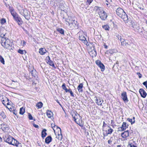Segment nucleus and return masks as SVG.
Masks as SVG:
<instances>
[{"instance_id":"nucleus-1","label":"nucleus","mask_w":147,"mask_h":147,"mask_svg":"<svg viewBox=\"0 0 147 147\" xmlns=\"http://www.w3.org/2000/svg\"><path fill=\"white\" fill-rule=\"evenodd\" d=\"M4 139L5 142L10 144L16 146L18 147L21 146V143H19L16 140L11 136H5L4 138Z\"/></svg>"},{"instance_id":"nucleus-2","label":"nucleus","mask_w":147,"mask_h":147,"mask_svg":"<svg viewBox=\"0 0 147 147\" xmlns=\"http://www.w3.org/2000/svg\"><path fill=\"white\" fill-rule=\"evenodd\" d=\"M1 41V43L3 47L7 49H10L11 42L9 39L7 38L6 39L4 38H2Z\"/></svg>"},{"instance_id":"nucleus-3","label":"nucleus","mask_w":147,"mask_h":147,"mask_svg":"<svg viewBox=\"0 0 147 147\" xmlns=\"http://www.w3.org/2000/svg\"><path fill=\"white\" fill-rule=\"evenodd\" d=\"M65 21L66 24L70 26L72 28L75 27L78 24L77 21H75V20H71L69 17L67 19H66Z\"/></svg>"},{"instance_id":"nucleus-4","label":"nucleus","mask_w":147,"mask_h":147,"mask_svg":"<svg viewBox=\"0 0 147 147\" xmlns=\"http://www.w3.org/2000/svg\"><path fill=\"white\" fill-rule=\"evenodd\" d=\"M73 118L74 121L77 124L81 127L83 126V123L81 119V117L79 114H78V116L76 115Z\"/></svg>"},{"instance_id":"nucleus-5","label":"nucleus","mask_w":147,"mask_h":147,"mask_svg":"<svg viewBox=\"0 0 147 147\" xmlns=\"http://www.w3.org/2000/svg\"><path fill=\"white\" fill-rule=\"evenodd\" d=\"M18 10L20 13L24 16L26 19L28 20V19L27 18V17L29 15L28 11L27 9H24L21 7H20V9H19Z\"/></svg>"},{"instance_id":"nucleus-6","label":"nucleus","mask_w":147,"mask_h":147,"mask_svg":"<svg viewBox=\"0 0 147 147\" xmlns=\"http://www.w3.org/2000/svg\"><path fill=\"white\" fill-rule=\"evenodd\" d=\"M121 42L122 46L126 47L131 46L133 44L131 41L129 40H125L124 39H121Z\"/></svg>"},{"instance_id":"nucleus-7","label":"nucleus","mask_w":147,"mask_h":147,"mask_svg":"<svg viewBox=\"0 0 147 147\" xmlns=\"http://www.w3.org/2000/svg\"><path fill=\"white\" fill-rule=\"evenodd\" d=\"M11 15L13 16L14 20L18 22V24L19 25L20 24H22V19L18 16V15L16 12L13 13Z\"/></svg>"},{"instance_id":"nucleus-8","label":"nucleus","mask_w":147,"mask_h":147,"mask_svg":"<svg viewBox=\"0 0 147 147\" xmlns=\"http://www.w3.org/2000/svg\"><path fill=\"white\" fill-rule=\"evenodd\" d=\"M99 15L101 19L103 20H105L107 16L106 13L104 10Z\"/></svg>"},{"instance_id":"nucleus-9","label":"nucleus","mask_w":147,"mask_h":147,"mask_svg":"<svg viewBox=\"0 0 147 147\" xmlns=\"http://www.w3.org/2000/svg\"><path fill=\"white\" fill-rule=\"evenodd\" d=\"M81 32H80V36L79 37V39L80 40L82 41L83 42H84L85 44L86 45H87L88 43V42L86 40V38L85 37V36L82 35V34L81 35H80V34L81 33Z\"/></svg>"},{"instance_id":"nucleus-10","label":"nucleus","mask_w":147,"mask_h":147,"mask_svg":"<svg viewBox=\"0 0 147 147\" xmlns=\"http://www.w3.org/2000/svg\"><path fill=\"white\" fill-rule=\"evenodd\" d=\"M121 98L125 102H127L128 100L127 99L126 92H123L121 94Z\"/></svg>"},{"instance_id":"nucleus-11","label":"nucleus","mask_w":147,"mask_h":147,"mask_svg":"<svg viewBox=\"0 0 147 147\" xmlns=\"http://www.w3.org/2000/svg\"><path fill=\"white\" fill-rule=\"evenodd\" d=\"M124 12V10L120 8H117L116 10V13L119 17H120L121 15H122Z\"/></svg>"},{"instance_id":"nucleus-12","label":"nucleus","mask_w":147,"mask_h":147,"mask_svg":"<svg viewBox=\"0 0 147 147\" xmlns=\"http://www.w3.org/2000/svg\"><path fill=\"white\" fill-rule=\"evenodd\" d=\"M139 92L142 97L144 98L146 97L147 94L145 91L143 89L140 88L139 90Z\"/></svg>"},{"instance_id":"nucleus-13","label":"nucleus","mask_w":147,"mask_h":147,"mask_svg":"<svg viewBox=\"0 0 147 147\" xmlns=\"http://www.w3.org/2000/svg\"><path fill=\"white\" fill-rule=\"evenodd\" d=\"M96 98V102L98 105H102L103 101L102 100V99L101 98H97L96 97H95Z\"/></svg>"},{"instance_id":"nucleus-14","label":"nucleus","mask_w":147,"mask_h":147,"mask_svg":"<svg viewBox=\"0 0 147 147\" xmlns=\"http://www.w3.org/2000/svg\"><path fill=\"white\" fill-rule=\"evenodd\" d=\"M129 133L128 130L124 131L121 134L123 138H126L129 136Z\"/></svg>"},{"instance_id":"nucleus-15","label":"nucleus","mask_w":147,"mask_h":147,"mask_svg":"<svg viewBox=\"0 0 147 147\" xmlns=\"http://www.w3.org/2000/svg\"><path fill=\"white\" fill-rule=\"evenodd\" d=\"M120 17L124 21H127L128 19L127 15L125 12Z\"/></svg>"},{"instance_id":"nucleus-16","label":"nucleus","mask_w":147,"mask_h":147,"mask_svg":"<svg viewBox=\"0 0 147 147\" xmlns=\"http://www.w3.org/2000/svg\"><path fill=\"white\" fill-rule=\"evenodd\" d=\"M128 125H126V123L125 122H123L122 125L120 128L121 129V131H124L128 127Z\"/></svg>"},{"instance_id":"nucleus-17","label":"nucleus","mask_w":147,"mask_h":147,"mask_svg":"<svg viewBox=\"0 0 147 147\" xmlns=\"http://www.w3.org/2000/svg\"><path fill=\"white\" fill-rule=\"evenodd\" d=\"M0 127L3 131H6L8 129V126L4 123L1 125Z\"/></svg>"},{"instance_id":"nucleus-18","label":"nucleus","mask_w":147,"mask_h":147,"mask_svg":"<svg viewBox=\"0 0 147 147\" xmlns=\"http://www.w3.org/2000/svg\"><path fill=\"white\" fill-rule=\"evenodd\" d=\"M47 52V51L45 49H44L43 48H40L39 49V53L42 55H43L45 54Z\"/></svg>"},{"instance_id":"nucleus-19","label":"nucleus","mask_w":147,"mask_h":147,"mask_svg":"<svg viewBox=\"0 0 147 147\" xmlns=\"http://www.w3.org/2000/svg\"><path fill=\"white\" fill-rule=\"evenodd\" d=\"M56 127H57V128L58 129H59L60 131V134H59L58 135V136H56V138H57L58 140H61L62 138V135L61 134V129L59 127H57L56 126Z\"/></svg>"},{"instance_id":"nucleus-20","label":"nucleus","mask_w":147,"mask_h":147,"mask_svg":"<svg viewBox=\"0 0 147 147\" xmlns=\"http://www.w3.org/2000/svg\"><path fill=\"white\" fill-rule=\"evenodd\" d=\"M52 138L50 136L47 137L45 140V142L47 144H49L51 141Z\"/></svg>"},{"instance_id":"nucleus-21","label":"nucleus","mask_w":147,"mask_h":147,"mask_svg":"<svg viewBox=\"0 0 147 147\" xmlns=\"http://www.w3.org/2000/svg\"><path fill=\"white\" fill-rule=\"evenodd\" d=\"M47 115L48 117L51 118L53 116V114L51 111L47 110Z\"/></svg>"},{"instance_id":"nucleus-22","label":"nucleus","mask_w":147,"mask_h":147,"mask_svg":"<svg viewBox=\"0 0 147 147\" xmlns=\"http://www.w3.org/2000/svg\"><path fill=\"white\" fill-rule=\"evenodd\" d=\"M83 84L81 83L78 87V90L79 92H82L83 90L82 89L83 87Z\"/></svg>"},{"instance_id":"nucleus-23","label":"nucleus","mask_w":147,"mask_h":147,"mask_svg":"<svg viewBox=\"0 0 147 147\" xmlns=\"http://www.w3.org/2000/svg\"><path fill=\"white\" fill-rule=\"evenodd\" d=\"M47 131V130L45 129H43L42 131V137L44 138L45 137H46V136L47 135V134L46 133V131Z\"/></svg>"},{"instance_id":"nucleus-24","label":"nucleus","mask_w":147,"mask_h":147,"mask_svg":"<svg viewBox=\"0 0 147 147\" xmlns=\"http://www.w3.org/2000/svg\"><path fill=\"white\" fill-rule=\"evenodd\" d=\"M90 55L92 57H96L97 55V53L96 51H91L90 53Z\"/></svg>"},{"instance_id":"nucleus-25","label":"nucleus","mask_w":147,"mask_h":147,"mask_svg":"<svg viewBox=\"0 0 147 147\" xmlns=\"http://www.w3.org/2000/svg\"><path fill=\"white\" fill-rule=\"evenodd\" d=\"M47 63L53 67L54 66V64L53 61L50 59V58L49 57V60L48 61Z\"/></svg>"},{"instance_id":"nucleus-26","label":"nucleus","mask_w":147,"mask_h":147,"mask_svg":"<svg viewBox=\"0 0 147 147\" xmlns=\"http://www.w3.org/2000/svg\"><path fill=\"white\" fill-rule=\"evenodd\" d=\"M42 103L41 102H40L36 105V106L38 107V109H40L42 107Z\"/></svg>"},{"instance_id":"nucleus-27","label":"nucleus","mask_w":147,"mask_h":147,"mask_svg":"<svg viewBox=\"0 0 147 147\" xmlns=\"http://www.w3.org/2000/svg\"><path fill=\"white\" fill-rule=\"evenodd\" d=\"M109 52L111 54H113L114 53H116L117 52V51L115 49H110L109 50Z\"/></svg>"},{"instance_id":"nucleus-28","label":"nucleus","mask_w":147,"mask_h":147,"mask_svg":"<svg viewBox=\"0 0 147 147\" xmlns=\"http://www.w3.org/2000/svg\"><path fill=\"white\" fill-rule=\"evenodd\" d=\"M25 112V109L23 107L20 108V114L23 115Z\"/></svg>"},{"instance_id":"nucleus-29","label":"nucleus","mask_w":147,"mask_h":147,"mask_svg":"<svg viewBox=\"0 0 147 147\" xmlns=\"http://www.w3.org/2000/svg\"><path fill=\"white\" fill-rule=\"evenodd\" d=\"M108 127L109 128L108 129V132L107 133V135L108 134H111L113 131V129H111V128L110 127Z\"/></svg>"},{"instance_id":"nucleus-30","label":"nucleus","mask_w":147,"mask_h":147,"mask_svg":"<svg viewBox=\"0 0 147 147\" xmlns=\"http://www.w3.org/2000/svg\"><path fill=\"white\" fill-rule=\"evenodd\" d=\"M57 30L61 34H64V30L63 29L59 28L57 29Z\"/></svg>"},{"instance_id":"nucleus-31","label":"nucleus","mask_w":147,"mask_h":147,"mask_svg":"<svg viewBox=\"0 0 147 147\" xmlns=\"http://www.w3.org/2000/svg\"><path fill=\"white\" fill-rule=\"evenodd\" d=\"M0 115L3 119H4L6 117V116L3 111L0 112Z\"/></svg>"},{"instance_id":"nucleus-32","label":"nucleus","mask_w":147,"mask_h":147,"mask_svg":"<svg viewBox=\"0 0 147 147\" xmlns=\"http://www.w3.org/2000/svg\"><path fill=\"white\" fill-rule=\"evenodd\" d=\"M103 28L106 30H108L109 27V26L107 25H103L102 26Z\"/></svg>"},{"instance_id":"nucleus-33","label":"nucleus","mask_w":147,"mask_h":147,"mask_svg":"<svg viewBox=\"0 0 147 147\" xmlns=\"http://www.w3.org/2000/svg\"><path fill=\"white\" fill-rule=\"evenodd\" d=\"M99 67H100L101 69V71H103L104 70L105 66L103 64L101 63L100 64V65L99 66Z\"/></svg>"},{"instance_id":"nucleus-34","label":"nucleus","mask_w":147,"mask_h":147,"mask_svg":"<svg viewBox=\"0 0 147 147\" xmlns=\"http://www.w3.org/2000/svg\"><path fill=\"white\" fill-rule=\"evenodd\" d=\"M127 120L128 121L130 122L131 124L134 123L135 122V120L133 121V119H131L127 118Z\"/></svg>"},{"instance_id":"nucleus-35","label":"nucleus","mask_w":147,"mask_h":147,"mask_svg":"<svg viewBox=\"0 0 147 147\" xmlns=\"http://www.w3.org/2000/svg\"><path fill=\"white\" fill-rule=\"evenodd\" d=\"M103 10V9L102 8L100 7L99 8V9L96 12H97L98 14L99 15L100 13H101Z\"/></svg>"},{"instance_id":"nucleus-36","label":"nucleus","mask_w":147,"mask_h":147,"mask_svg":"<svg viewBox=\"0 0 147 147\" xmlns=\"http://www.w3.org/2000/svg\"><path fill=\"white\" fill-rule=\"evenodd\" d=\"M6 22L5 19L4 18H2L1 19L0 22L2 25L4 24Z\"/></svg>"},{"instance_id":"nucleus-37","label":"nucleus","mask_w":147,"mask_h":147,"mask_svg":"<svg viewBox=\"0 0 147 147\" xmlns=\"http://www.w3.org/2000/svg\"><path fill=\"white\" fill-rule=\"evenodd\" d=\"M0 61L3 64H4L5 61L4 59L2 56L0 55Z\"/></svg>"},{"instance_id":"nucleus-38","label":"nucleus","mask_w":147,"mask_h":147,"mask_svg":"<svg viewBox=\"0 0 147 147\" xmlns=\"http://www.w3.org/2000/svg\"><path fill=\"white\" fill-rule=\"evenodd\" d=\"M18 51L19 53H20L21 54H24V51L25 52H26V51L25 50H21L20 49L19 50H18Z\"/></svg>"},{"instance_id":"nucleus-39","label":"nucleus","mask_w":147,"mask_h":147,"mask_svg":"<svg viewBox=\"0 0 147 147\" xmlns=\"http://www.w3.org/2000/svg\"><path fill=\"white\" fill-rule=\"evenodd\" d=\"M116 37L118 39L120 40V41H121V39H123V38L121 36H119V34H117L116 35Z\"/></svg>"},{"instance_id":"nucleus-40","label":"nucleus","mask_w":147,"mask_h":147,"mask_svg":"<svg viewBox=\"0 0 147 147\" xmlns=\"http://www.w3.org/2000/svg\"><path fill=\"white\" fill-rule=\"evenodd\" d=\"M100 7H99L98 6H96L94 7V10L95 11H96L97 10L98 11V10L99 9V8H100Z\"/></svg>"},{"instance_id":"nucleus-41","label":"nucleus","mask_w":147,"mask_h":147,"mask_svg":"<svg viewBox=\"0 0 147 147\" xmlns=\"http://www.w3.org/2000/svg\"><path fill=\"white\" fill-rule=\"evenodd\" d=\"M87 5H89L93 1V0H87Z\"/></svg>"},{"instance_id":"nucleus-42","label":"nucleus","mask_w":147,"mask_h":147,"mask_svg":"<svg viewBox=\"0 0 147 147\" xmlns=\"http://www.w3.org/2000/svg\"><path fill=\"white\" fill-rule=\"evenodd\" d=\"M26 44V42L24 40L22 41L21 42V44L23 46H24Z\"/></svg>"},{"instance_id":"nucleus-43","label":"nucleus","mask_w":147,"mask_h":147,"mask_svg":"<svg viewBox=\"0 0 147 147\" xmlns=\"http://www.w3.org/2000/svg\"><path fill=\"white\" fill-rule=\"evenodd\" d=\"M96 63L99 66L102 63L100 61L98 60L96 61Z\"/></svg>"},{"instance_id":"nucleus-44","label":"nucleus","mask_w":147,"mask_h":147,"mask_svg":"<svg viewBox=\"0 0 147 147\" xmlns=\"http://www.w3.org/2000/svg\"><path fill=\"white\" fill-rule=\"evenodd\" d=\"M62 88L64 90H65V89L66 88V87L65 86V83L63 84L62 86Z\"/></svg>"},{"instance_id":"nucleus-45","label":"nucleus","mask_w":147,"mask_h":147,"mask_svg":"<svg viewBox=\"0 0 147 147\" xmlns=\"http://www.w3.org/2000/svg\"><path fill=\"white\" fill-rule=\"evenodd\" d=\"M28 117L29 118V119L30 120H32V119L33 117L30 114V113H29L28 114Z\"/></svg>"},{"instance_id":"nucleus-46","label":"nucleus","mask_w":147,"mask_h":147,"mask_svg":"<svg viewBox=\"0 0 147 147\" xmlns=\"http://www.w3.org/2000/svg\"><path fill=\"white\" fill-rule=\"evenodd\" d=\"M143 84L145 86L146 88L147 89V81L144 82L143 83Z\"/></svg>"},{"instance_id":"nucleus-47","label":"nucleus","mask_w":147,"mask_h":147,"mask_svg":"<svg viewBox=\"0 0 147 147\" xmlns=\"http://www.w3.org/2000/svg\"><path fill=\"white\" fill-rule=\"evenodd\" d=\"M137 74L138 75V77L139 78H141L142 77V75L140 73H138Z\"/></svg>"},{"instance_id":"nucleus-48","label":"nucleus","mask_w":147,"mask_h":147,"mask_svg":"<svg viewBox=\"0 0 147 147\" xmlns=\"http://www.w3.org/2000/svg\"><path fill=\"white\" fill-rule=\"evenodd\" d=\"M9 10H10V12H11V11H13V10H14L13 9V8L12 7H9Z\"/></svg>"},{"instance_id":"nucleus-49","label":"nucleus","mask_w":147,"mask_h":147,"mask_svg":"<svg viewBox=\"0 0 147 147\" xmlns=\"http://www.w3.org/2000/svg\"><path fill=\"white\" fill-rule=\"evenodd\" d=\"M33 125L34 127L36 128H38L39 127L38 126V125H36V124H33Z\"/></svg>"},{"instance_id":"nucleus-50","label":"nucleus","mask_w":147,"mask_h":147,"mask_svg":"<svg viewBox=\"0 0 147 147\" xmlns=\"http://www.w3.org/2000/svg\"><path fill=\"white\" fill-rule=\"evenodd\" d=\"M70 93L71 94V95L73 96V97H74V95L73 94V92H72V91H71L70 92Z\"/></svg>"},{"instance_id":"nucleus-51","label":"nucleus","mask_w":147,"mask_h":147,"mask_svg":"<svg viewBox=\"0 0 147 147\" xmlns=\"http://www.w3.org/2000/svg\"><path fill=\"white\" fill-rule=\"evenodd\" d=\"M33 71H31V74H32V75L33 76H34V77H35V75L33 73H32V72H33Z\"/></svg>"},{"instance_id":"nucleus-52","label":"nucleus","mask_w":147,"mask_h":147,"mask_svg":"<svg viewBox=\"0 0 147 147\" xmlns=\"http://www.w3.org/2000/svg\"><path fill=\"white\" fill-rule=\"evenodd\" d=\"M131 144V147H137V146L134 145L132 144Z\"/></svg>"},{"instance_id":"nucleus-53","label":"nucleus","mask_w":147,"mask_h":147,"mask_svg":"<svg viewBox=\"0 0 147 147\" xmlns=\"http://www.w3.org/2000/svg\"><path fill=\"white\" fill-rule=\"evenodd\" d=\"M131 144H129L128 145L127 147H131Z\"/></svg>"},{"instance_id":"nucleus-54","label":"nucleus","mask_w":147,"mask_h":147,"mask_svg":"<svg viewBox=\"0 0 147 147\" xmlns=\"http://www.w3.org/2000/svg\"><path fill=\"white\" fill-rule=\"evenodd\" d=\"M111 140H109L108 141V143L109 144H110L111 143Z\"/></svg>"},{"instance_id":"nucleus-55","label":"nucleus","mask_w":147,"mask_h":147,"mask_svg":"<svg viewBox=\"0 0 147 147\" xmlns=\"http://www.w3.org/2000/svg\"><path fill=\"white\" fill-rule=\"evenodd\" d=\"M15 11L14 10H13V11H11V14H12L13 13H15Z\"/></svg>"},{"instance_id":"nucleus-56","label":"nucleus","mask_w":147,"mask_h":147,"mask_svg":"<svg viewBox=\"0 0 147 147\" xmlns=\"http://www.w3.org/2000/svg\"><path fill=\"white\" fill-rule=\"evenodd\" d=\"M106 2H107V3H106V4L107 5V6H108V5L109 4V3H108V1H107V0H106Z\"/></svg>"},{"instance_id":"nucleus-57","label":"nucleus","mask_w":147,"mask_h":147,"mask_svg":"<svg viewBox=\"0 0 147 147\" xmlns=\"http://www.w3.org/2000/svg\"><path fill=\"white\" fill-rule=\"evenodd\" d=\"M68 90L67 88L65 89V91L66 92H68Z\"/></svg>"},{"instance_id":"nucleus-58","label":"nucleus","mask_w":147,"mask_h":147,"mask_svg":"<svg viewBox=\"0 0 147 147\" xmlns=\"http://www.w3.org/2000/svg\"><path fill=\"white\" fill-rule=\"evenodd\" d=\"M51 125L52 127L53 128V127H55V126H54V124H51Z\"/></svg>"},{"instance_id":"nucleus-59","label":"nucleus","mask_w":147,"mask_h":147,"mask_svg":"<svg viewBox=\"0 0 147 147\" xmlns=\"http://www.w3.org/2000/svg\"><path fill=\"white\" fill-rule=\"evenodd\" d=\"M106 124L105 123V122L104 121L103 122V126H105V125H106Z\"/></svg>"},{"instance_id":"nucleus-60","label":"nucleus","mask_w":147,"mask_h":147,"mask_svg":"<svg viewBox=\"0 0 147 147\" xmlns=\"http://www.w3.org/2000/svg\"><path fill=\"white\" fill-rule=\"evenodd\" d=\"M56 101H57V102L58 103H59V105H61L60 104V103L59 102V101H58V100H56Z\"/></svg>"},{"instance_id":"nucleus-61","label":"nucleus","mask_w":147,"mask_h":147,"mask_svg":"<svg viewBox=\"0 0 147 147\" xmlns=\"http://www.w3.org/2000/svg\"><path fill=\"white\" fill-rule=\"evenodd\" d=\"M68 92H70L71 91H72L71 90V89H69L68 90Z\"/></svg>"},{"instance_id":"nucleus-62","label":"nucleus","mask_w":147,"mask_h":147,"mask_svg":"<svg viewBox=\"0 0 147 147\" xmlns=\"http://www.w3.org/2000/svg\"><path fill=\"white\" fill-rule=\"evenodd\" d=\"M4 100H2V103L3 104H4V105H5V104H4Z\"/></svg>"},{"instance_id":"nucleus-63","label":"nucleus","mask_w":147,"mask_h":147,"mask_svg":"<svg viewBox=\"0 0 147 147\" xmlns=\"http://www.w3.org/2000/svg\"><path fill=\"white\" fill-rule=\"evenodd\" d=\"M133 119V120H135V118L134 117H133V119Z\"/></svg>"},{"instance_id":"nucleus-64","label":"nucleus","mask_w":147,"mask_h":147,"mask_svg":"<svg viewBox=\"0 0 147 147\" xmlns=\"http://www.w3.org/2000/svg\"><path fill=\"white\" fill-rule=\"evenodd\" d=\"M117 147H121V146L120 145H118Z\"/></svg>"}]
</instances>
